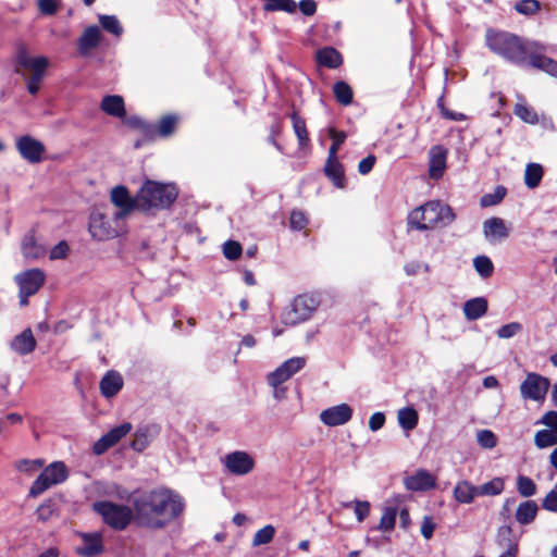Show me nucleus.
Masks as SVG:
<instances>
[{"label":"nucleus","mask_w":557,"mask_h":557,"mask_svg":"<svg viewBox=\"0 0 557 557\" xmlns=\"http://www.w3.org/2000/svg\"><path fill=\"white\" fill-rule=\"evenodd\" d=\"M138 524L150 529H162L184 510L182 497L170 490L160 488L134 502Z\"/></svg>","instance_id":"1"},{"label":"nucleus","mask_w":557,"mask_h":557,"mask_svg":"<svg viewBox=\"0 0 557 557\" xmlns=\"http://www.w3.org/2000/svg\"><path fill=\"white\" fill-rule=\"evenodd\" d=\"M532 41L504 30L487 29L485 34V44L488 49L518 66L527 64L528 51L532 47Z\"/></svg>","instance_id":"2"},{"label":"nucleus","mask_w":557,"mask_h":557,"mask_svg":"<svg viewBox=\"0 0 557 557\" xmlns=\"http://www.w3.org/2000/svg\"><path fill=\"white\" fill-rule=\"evenodd\" d=\"M455 218L450 206L440 200H430L409 213L408 224L418 231H426L448 226Z\"/></svg>","instance_id":"3"},{"label":"nucleus","mask_w":557,"mask_h":557,"mask_svg":"<svg viewBox=\"0 0 557 557\" xmlns=\"http://www.w3.org/2000/svg\"><path fill=\"white\" fill-rule=\"evenodd\" d=\"M177 195V189L172 184L147 181L137 193V210L149 212L168 209L176 200Z\"/></svg>","instance_id":"4"},{"label":"nucleus","mask_w":557,"mask_h":557,"mask_svg":"<svg viewBox=\"0 0 557 557\" xmlns=\"http://www.w3.org/2000/svg\"><path fill=\"white\" fill-rule=\"evenodd\" d=\"M16 73L25 76V72L30 75L26 77V88L29 94L36 95L40 89V83L49 66V60L46 57H34L25 48H20L16 52L15 61Z\"/></svg>","instance_id":"5"},{"label":"nucleus","mask_w":557,"mask_h":557,"mask_svg":"<svg viewBox=\"0 0 557 557\" xmlns=\"http://www.w3.org/2000/svg\"><path fill=\"white\" fill-rule=\"evenodd\" d=\"M320 300L313 295H299L281 314L283 324L293 326L309 320L318 309Z\"/></svg>","instance_id":"6"},{"label":"nucleus","mask_w":557,"mask_h":557,"mask_svg":"<svg viewBox=\"0 0 557 557\" xmlns=\"http://www.w3.org/2000/svg\"><path fill=\"white\" fill-rule=\"evenodd\" d=\"M88 230L91 237L96 240H108L115 238L125 233V221H117L113 215L109 218L107 214L96 210L89 216Z\"/></svg>","instance_id":"7"},{"label":"nucleus","mask_w":557,"mask_h":557,"mask_svg":"<svg viewBox=\"0 0 557 557\" xmlns=\"http://www.w3.org/2000/svg\"><path fill=\"white\" fill-rule=\"evenodd\" d=\"M94 510L109 527L117 531L126 529L133 518V511L128 506L107 500L96 502Z\"/></svg>","instance_id":"8"},{"label":"nucleus","mask_w":557,"mask_h":557,"mask_svg":"<svg viewBox=\"0 0 557 557\" xmlns=\"http://www.w3.org/2000/svg\"><path fill=\"white\" fill-rule=\"evenodd\" d=\"M67 469L62 461H54L44 469L29 490L32 497H37L53 485L67 479Z\"/></svg>","instance_id":"9"},{"label":"nucleus","mask_w":557,"mask_h":557,"mask_svg":"<svg viewBox=\"0 0 557 557\" xmlns=\"http://www.w3.org/2000/svg\"><path fill=\"white\" fill-rule=\"evenodd\" d=\"M45 273L40 269H30L15 275L14 281L18 285L20 305L26 306L28 297L35 295L45 283Z\"/></svg>","instance_id":"10"},{"label":"nucleus","mask_w":557,"mask_h":557,"mask_svg":"<svg viewBox=\"0 0 557 557\" xmlns=\"http://www.w3.org/2000/svg\"><path fill=\"white\" fill-rule=\"evenodd\" d=\"M550 386V381L537 373L530 372L520 385V394L523 399L544 401Z\"/></svg>","instance_id":"11"},{"label":"nucleus","mask_w":557,"mask_h":557,"mask_svg":"<svg viewBox=\"0 0 557 557\" xmlns=\"http://www.w3.org/2000/svg\"><path fill=\"white\" fill-rule=\"evenodd\" d=\"M110 200L116 207V210L113 212V219L117 221H125L137 209V195L132 198L127 188L123 185L111 189Z\"/></svg>","instance_id":"12"},{"label":"nucleus","mask_w":557,"mask_h":557,"mask_svg":"<svg viewBox=\"0 0 557 557\" xmlns=\"http://www.w3.org/2000/svg\"><path fill=\"white\" fill-rule=\"evenodd\" d=\"M531 46L528 51L527 64L557 77V61L544 55V52L547 51V47L536 40H533Z\"/></svg>","instance_id":"13"},{"label":"nucleus","mask_w":557,"mask_h":557,"mask_svg":"<svg viewBox=\"0 0 557 557\" xmlns=\"http://www.w3.org/2000/svg\"><path fill=\"white\" fill-rule=\"evenodd\" d=\"M222 462L226 470L234 475H246L255 467L253 458L243 450L226 454Z\"/></svg>","instance_id":"14"},{"label":"nucleus","mask_w":557,"mask_h":557,"mask_svg":"<svg viewBox=\"0 0 557 557\" xmlns=\"http://www.w3.org/2000/svg\"><path fill=\"white\" fill-rule=\"evenodd\" d=\"M132 429L133 426L129 422H123L122 424L111 429L94 444V454L97 456L104 454L109 448L113 447L124 436H126L132 431Z\"/></svg>","instance_id":"15"},{"label":"nucleus","mask_w":557,"mask_h":557,"mask_svg":"<svg viewBox=\"0 0 557 557\" xmlns=\"http://www.w3.org/2000/svg\"><path fill=\"white\" fill-rule=\"evenodd\" d=\"M82 544L75 547V554L81 557H97L104 552L102 535L99 532L79 533Z\"/></svg>","instance_id":"16"},{"label":"nucleus","mask_w":557,"mask_h":557,"mask_svg":"<svg viewBox=\"0 0 557 557\" xmlns=\"http://www.w3.org/2000/svg\"><path fill=\"white\" fill-rule=\"evenodd\" d=\"M16 149L23 159L29 163H38L45 152V146L41 141L29 135L21 136L16 139Z\"/></svg>","instance_id":"17"},{"label":"nucleus","mask_w":557,"mask_h":557,"mask_svg":"<svg viewBox=\"0 0 557 557\" xmlns=\"http://www.w3.org/2000/svg\"><path fill=\"white\" fill-rule=\"evenodd\" d=\"M352 408L347 404H339L321 411L320 420L327 426H338L352 418Z\"/></svg>","instance_id":"18"},{"label":"nucleus","mask_w":557,"mask_h":557,"mask_svg":"<svg viewBox=\"0 0 557 557\" xmlns=\"http://www.w3.org/2000/svg\"><path fill=\"white\" fill-rule=\"evenodd\" d=\"M483 234L488 243L496 244L509 236L510 228L504 219L493 216L483 222Z\"/></svg>","instance_id":"19"},{"label":"nucleus","mask_w":557,"mask_h":557,"mask_svg":"<svg viewBox=\"0 0 557 557\" xmlns=\"http://www.w3.org/2000/svg\"><path fill=\"white\" fill-rule=\"evenodd\" d=\"M102 39L100 28L91 25L85 28L77 41V50L82 57H88Z\"/></svg>","instance_id":"20"},{"label":"nucleus","mask_w":557,"mask_h":557,"mask_svg":"<svg viewBox=\"0 0 557 557\" xmlns=\"http://www.w3.org/2000/svg\"><path fill=\"white\" fill-rule=\"evenodd\" d=\"M404 484L408 491H428L435 486V478L429 471L421 469L406 476Z\"/></svg>","instance_id":"21"},{"label":"nucleus","mask_w":557,"mask_h":557,"mask_svg":"<svg viewBox=\"0 0 557 557\" xmlns=\"http://www.w3.org/2000/svg\"><path fill=\"white\" fill-rule=\"evenodd\" d=\"M446 169V150L442 146H435L430 150L429 175L433 180L443 176Z\"/></svg>","instance_id":"22"},{"label":"nucleus","mask_w":557,"mask_h":557,"mask_svg":"<svg viewBox=\"0 0 557 557\" xmlns=\"http://www.w3.org/2000/svg\"><path fill=\"white\" fill-rule=\"evenodd\" d=\"M10 347L17 355L25 356L33 352L36 348V339L30 329L24 330L16 335L10 344Z\"/></svg>","instance_id":"23"},{"label":"nucleus","mask_w":557,"mask_h":557,"mask_svg":"<svg viewBox=\"0 0 557 557\" xmlns=\"http://www.w3.org/2000/svg\"><path fill=\"white\" fill-rule=\"evenodd\" d=\"M123 387V377L116 371H108L100 381V391L106 398L115 396Z\"/></svg>","instance_id":"24"},{"label":"nucleus","mask_w":557,"mask_h":557,"mask_svg":"<svg viewBox=\"0 0 557 557\" xmlns=\"http://www.w3.org/2000/svg\"><path fill=\"white\" fill-rule=\"evenodd\" d=\"M488 309L487 300L484 297H475L463 304L462 310L467 320L474 321L482 318Z\"/></svg>","instance_id":"25"},{"label":"nucleus","mask_w":557,"mask_h":557,"mask_svg":"<svg viewBox=\"0 0 557 557\" xmlns=\"http://www.w3.org/2000/svg\"><path fill=\"white\" fill-rule=\"evenodd\" d=\"M476 496L478 486L467 480L459 481L454 488V498L460 504H471Z\"/></svg>","instance_id":"26"},{"label":"nucleus","mask_w":557,"mask_h":557,"mask_svg":"<svg viewBox=\"0 0 557 557\" xmlns=\"http://www.w3.org/2000/svg\"><path fill=\"white\" fill-rule=\"evenodd\" d=\"M100 108L103 112L111 116L115 117H124L125 116V106L124 100L121 96L117 95H109L106 96L100 104Z\"/></svg>","instance_id":"27"},{"label":"nucleus","mask_w":557,"mask_h":557,"mask_svg":"<svg viewBox=\"0 0 557 557\" xmlns=\"http://www.w3.org/2000/svg\"><path fill=\"white\" fill-rule=\"evenodd\" d=\"M539 511V506L534 500H525L521 503L516 510V520L527 525L534 521Z\"/></svg>","instance_id":"28"},{"label":"nucleus","mask_w":557,"mask_h":557,"mask_svg":"<svg viewBox=\"0 0 557 557\" xmlns=\"http://www.w3.org/2000/svg\"><path fill=\"white\" fill-rule=\"evenodd\" d=\"M324 171L326 176L334 183L336 187L343 188L345 186L344 169L337 160V157H327Z\"/></svg>","instance_id":"29"},{"label":"nucleus","mask_w":557,"mask_h":557,"mask_svg":"<svg viewBox=\"0 0 557 557\" xmlns=\"http://www.w3.org/2000/svg\"><path fill=\"white\" fill-rule=\"evenodd\" d=\"M317 60L320 65L336 69L343 63L341 53L332 47H325L317 52Z\"/></svg>","instance_id":"30"},{"label":"nucleus","mask_w":557,"mask_h":557,"mask_svg":"<svg viewBox=\"0 0 557 557\" xmlns=\"http://www.w3.org/2000/svg\"><path fill=\"white\" fill-rule=\"evenodd\" d=\"M22 253L27 259H38L46 253V248L38 244L34 234H26L22 242Z\"/></svg>","instance_id":"31"},{"label":"nucleus","mask_w":557,"mask_h":557,"mask_svg":"<svg viewBox=\"0 0 557 557\" xmlns=\"http://www.w3.org/2000/svg\"><path fill=\"white\" fill-rule=\"evenodd\" d=\"M544 175L543 166L540 163H528L524 170V184L528 188H536Z\"/></svg>","instance_id":"32"},{"label":"nucleus","mask_w":557,"mask_h":557,"mask_svg":"<svg viewBox=\"0 0 557 557\" xmlns=\"http://www.w3.org/2000/svg\"><path fill=\"white\" fill-rule=\"evenodd\" d=\"M153 432V426L144 425L138 428L131 444L132 448L136 451H143L149 445Z\"/></svg>","instance_id":"33"},{"label":"nucleus","mask_w":557,"mask_h":557,"mask_svg":"<svg viewBox=\"0 0 557 557\" xmlns=\"http://www.w3.org/2000/svg\"><path fill=\"white\" fill-rule=\"evenodd\" d=\"M397 419L400 428L405 431L413 430L419 421L418 412L411 407L398 410Z\"/></svg>","instance_id":"34"},{"label":"nucleus","mask_w":557,"mask_h":557,"mask_svg":"<svg viewBox=\"0 0 557 557\" xmlns=\"http://www.w3.org/2000/svg\"><path fill=\"white\" fill-rule=\"evenodd\" d=\"M290 119L295 135L298 139V145L300 148H304L309 144V134L306 127V122L295 111L292 113Z\"/></svg>","instance_id":"35"},{"label":"nucleus","mask_w":557,"mask_h":557,"mask_svg":"<svg viewBox=\"0 0 557 557\" xmlns=\"http://www.w3.org/2000/svg\"><path fill=\"white\" fill-rule=\"evenodd\" d=\"M507 195V188L503 185L495 187L493 193L485 194L480 199V206L482 208H488L499 205Z\"/></svg>","instance_id":"36"},{"label":"nucleus","mask_w":557,"mask_h":557,"mask_svg":"<svg viewBox=\"0 0 557 557\" xmlns=\"http://www.w3.org/2000/svg\"><path fill=\"white\" fill-rule=\"evenodd\" d=\"M177 121V115H164L160 119L158 125L153 126V132L156 131L161 137H168L174 133Z\"/></svg>","instance_id":"37"},{"label":"nucleus","mask_w":557,"mask_h":557,"mask_svg":"<svg viewBox=\"0 0 557 557\" xmlns=\"http://www.w3.org/2000/svg\"><path fill=\"white\" fill-rule=\"evenodd\" d=\"M513 113L524 123L531 125H535L539 123V115L536 111L532 107L527 106L524 102L516 103L513 108Z\"/></svg>","instance_id":"38"},{"label":"nucleus","mask_w":557,"mask_h":557,"mask_svg":"<svg viewBox=\"0 0 557 557\" xmlns=\"http://www.w3.org/2000/svg\"><path fill=\"white\" fill-rule=\"evenodd\" d=\"M534 444L540 449L557 445V431L552 429L537 431L534 436Z\"/></svg>","instance_id":"39"},{"label":"nucleus","mask_w":557,"mask_h":557,"mask_svg":"<svg viewBox=\"0 0 557 557\" xmlns=\"http://www.w3.org/2000/svg\"><path fill=\"white\" fill-rule=\"evenodd\" d=\"M505 482L502 478H494L493 480L478 486L479 496H496L503 493Z\"/></svg>","instance_id":"40"},{"label":"nucleus","mask_w":557,"mask_h":557,"mask_svg":"<svg viewBox=\"0 0 557 557\" xmlns=\"http://www.w3.org/2000/svg\"><path fill=\"white\" fill-rule=\"evenodd\" d=\"M333 92L336 100L343 104L348 106L352 101V89L351 87L343 81L336 82L333 87Z\"/></svg>","instance_id":"41"},{"label":"nucleus","mask_w":557,"mask_h":557,"mask_svg":"<svg viewBox=\"0 0 557 557\" xmlns=\"http://www.w3.org/2000/svg\"><path fill=\"white\" fill-rule=\"evenodd\" d=\"M99 23L106 32L116 37L123 34V26L115 15H99Z\"/></svg>","instance_id":"42"},{"label":"nucleus","mask_w":557,"mask_h":557,"mask_svg":"<svg viewBox=\"0 0 557 557\" xmlns=\"http://www.w3.org/2000/svg\"><path fill=\"white\" fill-rule=\"evenodd\" d=\"M397 517V508L396 507H385L383 510V515L380 519V523L377 525L379 531L389 532L394 529Z\"/></svg>","instance_id":"43"},{"label":"nucleus","mask_w":557,"mask_h":557,"mask_svg":"<svg viewBox=\"0 0 557 557\" xmlns=\"http://www.w3.org/2000/svg\"><path fill=\"white\" fill-rule=\"evenodd\" d=\"M275 535V528L272 524H267L262 529L258 530L252 539V546L258 547L260 545H265L272 542Z\"/></svg>","instance_id":"44"},{"label":"nucleus","mask_w":557,"mask_h":557,"mask_svg":"<svg viewBox=\"0 0 557 557\" xmlns=\"http://www.w3.org/2000/svg\"><path fill=\"white\" fill-rule=\"evenodd\" d=\"M473 267L481 277L487 278L493 274L494 265L486 256H478L473 260Z\"/></svg>","instance_id":"45"},{"label":"nucleus","mask_w":557,"mask_h":557,"mask_svg":"<svg viewBox=\"0 0 557 557\" xmlns=\"http://www.w3.org/2000/svg\"><path fill=\"white\" fill-rule=\"evenodd\" d=\"M517 491L523 497H531L536 493V484L529 476L518 475Z\"/></svg>","instance_id":"46"},{"label":"nucleus","mask_w":557,"mask_h":557,"mask_svg":"<svg viewBox=\"0 0 557 557\" xmlns=\"http://www.w3.org/2000/svg\"><path fill=\"white\" fill-rule=\"evenodd\" d=\"M541 9V3L537 0H520L516 2L515 10L522 15L532 16Z\"/></svg>","instance_id":"47"},{"label":"nucleus","mask_w":557,"mask_h":557,"mask_svg":"<svg viewBox=\"0 0 557 557\" xmlns=\"http://www.w3.org/2000/svg\"><path fill=\"white\" fill-rule=\"evenodd\" d=\"M306 364V359L304 357H293L283 362L280 367L283 371L292 377L295 373L300 371Z\"/></svg>","instance_id":"48"},{"label":"nucleus","mask_w":557,"mask_h":557,"mask_svg":"<svg viewBox=\"0 0 557 557\" xmlns=\"http://www.w3.org/2000/svg\"><path fill=\"white\" fill-rule=\"evenodd\" d=\"M124 124L137 128L141 131L144 134H152L153 133V125L147 123L141 117L137 115H131V116H124Z\"/></svg>","instance_id":"49"},{"label":"nucleus","mask_w":557,"mask_h":557,"mask_svg":"<svg viewBox=\"0 0 557 557\" xmlns=\"http://www.w3.org/2000/svg\"><path fill=\"white\" fill-rule=\"evenodd\" d=\"M243 252L242 245L235 240H227L223 244V255L227 260H237Z\"/></svg>","instance_id":"50"},{"label":"nucleus","mask_w":557,"mask_h":557,"mask_svg":"<svg viewBox=\"0 0 557 557\" xmlns=\"http://www.w3.org/2000/svg\"><path fill=\"white\" fill-rule=\"evenodd\" d=\"M522 331V324L519 322H510L500 326L497 330V336L499 338L508 339L516 336L518 333Z\"/></svg>","instance_id":"51"},{"label":"nucleus","mask_w":557,"mask_h":557,"mask_svg":"<svg viewBox=\"0 0 557 557\" xmlns=\"http://www.w3.org/2000/svg\"><path fill=\"white\" fill-rule=\"evenodd\" d=\"M476 441L483 448H494L497 444L495 434L490 430H481L476 433Z\"/></svg>","instance_id":"52"},{"label":"nucleus","mask_w":557,"mask_h":557,"mask_svg":"<svg viewBox=\"0 0 557 557\" xmlns=\"http://www.w3.org/2000/svg\"><path fill=\"white\" fill-rule=\"evenodd\" d=\"M330 136L332 138V145L329 149V157L335 158V157H337L338 148L345 141L347 136L344 132H337L334 128L330 129Z\"/></svg>","instance_id":"53"},{"label":"nucleus","mask_w":557,"mask_h":557,"mask_svg":"<svg viewBox=\"0 0 557 557\" xmlns=\"http://www.w3.org/2000/svg\"><path fill=\"white\" fill-rule=\"evenodd\" d=\"M308 224V220L304 212L294 210L290 213L289 226L293 231H301Z\"/></svg>","instance_id":"54"},{"label":"nucleus","mask_w":557,"mask_h":557,"mask_svg":"<svg viewBox=\"0 0 557 557\" xmlns=\"http://www.w3.org/2000/svg\"><path fill=\"white\" fill-rule=\"evenodd\" d=\"M54 512H55V505L50 500L41 504L36 510L38 520H40L42 522L50 520L52 518V516L54 515Z\"/></svg>","instance_id":"55"},{"label":"nucleus","mask_w":557,"mask_h":557,"mask_svg":"<svg viewBox=\"0 0 557 557\" xmlns=\"http://www.w3.org/2000/svg\"><path fill=\"white\" fill-rule=\"evenodd\" d=\"M542 507L547 511L557 512V484L544 497Z\"/></svg>","instance_id":"56"},{"label":"nucleus","mask_w":557,"mask_h":557,"mask_svg":"<svg viewBox=\"0 0 557 557\" xmlns=\"http://www.w3.org/2000/svg\"><path fill=\"white\" fill-rule=\"evenodd\" d=\"M354 511L359 522H362L370 513V503L367 500H354Z\"/></svg>","instance_id":"57"},{"label":"nucleus","mask_w":557,"mask_h":557,"mask_svg":"<svg viewBox=\"0 0 557 557\" xmlns=\"http://www.w3.org/2000/svg\"><path fill=\"white\" fill-rule=\"evenodd\" d=\"M288 379V375L283 371L281 367H278L273 372L269 373L267 380L270 386H282V384Z\"/></svg>","instance_id":"58"},{"label":"nucleus","mask_w":557,"mask_h":557,"mask_svg":"<svg viewBox=\"0 0 557 557\" xmlns=\"http://www.w3.org/2000/svg\"><path fill=\"white\" fill-rule=\"evenodd\" d=\"M42 465H44V462L40 459H34V460L22 459L16 462V469L21 472H32L34 470L41 468Z\"/></svg>","instance_id":"59"},{"label":"nucleus","mask_w":557,"mask_h":557,"mask_svg":"<svg viewBox=\"0 0 557 557\" xmlns=\"http://www.w3.org/2000/svg\"><path fill=\"white\" fill-rule=\"evenodd\" d=\"M37 4L44 15H53L59 8L57 0H38Z\"/></svg>","instance_id":"60"},{"label":"nucleus","mask_w":557,"mask_h":557,"mask_svg":"<svg viewBox=\"0 0 557 557\" xmlns=\"http://www.w3.org/2000/svg\"><path fill=\"white\" fill-rule=\"evenodd\" d=\"M436 528L435 522L432 517L425 516L421 523V534L425 540H430L433 536L434 530Z\"/></svg>","instance_id":"61"},{"label":"nucleus","mask_w":557,"mask_h":557,"mask_svg":"<svg viewBox=\"0 0 557 557\" xmlns=\"http://www.w3.org/2000/svg\"><path fill=\"white\" fill-rule=\"evenodd\" d=\"M67 252L69 245L66 242L62 240L51 249L49 257L51 260L63 259L67 256Z\"/></svg>","instance_id":"62"},{"label":"nucleus","mask_w":557,"mask_h":557,"mask_svg":"<svg viewBox=\"0 0 557 557\" xmlns=\"http://www.w3.org/2000/svg\"><path fill=\"white\" fill-rule=\"evenodd\" d=\"M375 157L373 154H369L367 158L362 159L358 164V171L361 175H367L370 173L375 164Z\"/></svg>","instance_id":"63"},{"label":"nucleus","mask_w":557,"mask_h":557,"mask_svg":"<svg viewBox=\"0 0 557 557\" xmlns=\"http://www.w3.org/2000/svg\"><path fill=\"white\" fill-rule=\"evenodd\" d=\"M537 423L544 424L552 430L557 431V411L546 412Z\"/></svg>","instance_id":"64"}]
</instances>
